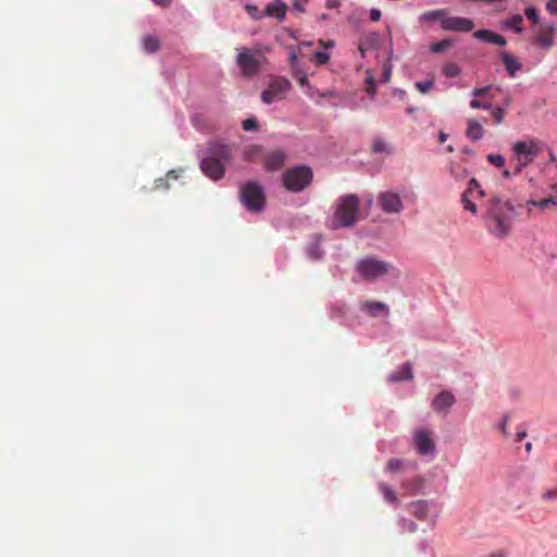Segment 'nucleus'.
I'll use <instances>...</instances> for the list:
<instances>
[{
    "instance_id": "54",
    "label": "nucleus",
    "mask_w": 557,
    "mask_h": 557,
    "mask_svg": "<svg viewBox=\"0 0 557 557\" xmlns=\"http://www.w3.org/2000/svg\"><path fill=\"white\" fill-rule=\"evenodd\" d=\"M381 11L379 9H371L370 11V20L373 22H377L381 20Z\"/></svg>"
},
{
    "instance_id": "27",
    "label": "nucleus",
    "mask_w": 557,
    "mask_h": 557,
    "mask_svg": "<svg viewBox=\"0 0 557 557\" xmlns=\"http://www.w3.org/2000/svg\"><path fill=\"white\" fill-rule=\"evenodd\" d=\"M409 510L419 520H424L429 513V504L426 500H418L409 505Z\"/></svg>"
},
{
    "instance_id": "10",
    "label": "nucleus",
    "mask_w": 557,
    "mask_h": 557,
    "mask_svg": "<svg viewBox=\"0 0 557 557\" xmlns=\"http://www.w3.org/2000/svg\"><path fill=\"white\" fill-rule=\"evenodd\" d=\"M377 202L385 213H399L404 209L400 196L394 191H383L377 196Z\"/></svg>"
},
{
    "instance_id": "47",
    "label": "nucleus",
    "mask_w": 557,
    "mask_h": 557,
    "mask_svg": "<svg viewBox=\"0 0 557 557\" xmlns=\"http://www.w3.org/2000/svg\"><path fill=\"white\" fill-rule=\"evenodd\" d=\"M432 87H433L432 81H423V82L416 83V88L422 94L428 92Z\"/></svg>"
},
{
    "instance_id": "34",
    "label": "nucleus",
    "mask_w": 557,
    "mask_h": 557,
    "mask_svg": "<svg viewBox=\"0 0 557 557\" xmlns=\"http://www.w3.org/2000/svg\"><path fill=\"white\" fill-rule=\"evenodd\" d=\"M470 107L472 109H483V110H491L492 103L490 100H481L480 98L473 97V99L470 101Z\"/></svg>"
},
{
    "instance_id": "22",
    "label": "nucleus",
    "mask_w": 557,
    "mask_h": 557,
    "mask_svg": "<svg viewBox=\"0 0 557 557\" xmlns=\"http://www.w3.org/2000/svg\"><path fill=\"white\" fill-rule=\"evenodd\" d=\"M412 366L410 362H406L401 366V368L388 376V382H401L412 380Z\"/></svg>"
},
{
    "instance_id": "56",
    "label": "nucleus",
    "mask_w": 557,
    "mask_h": 557,
    "mask_svg": "<svg viewBox=\"0 0 557 557\" xmlns=\"http://www.w3.org/2000/svg\"><path fill=\"white\" fill-rule=\"evenodd\" d=\"M297 60H298L297 52L295 50H292L290 53H289V58H288L289 65L292 67H295V65L297 63Z\"/></svg>"
},
{
    "instance_id": "51",
    "label": "nucleus",
    "mask_w": 557,
    "mask_h": 557,
    "mask_svg": "<svg viewBox=\"0 0 557 557\" xmlns=\"http://www.w3.org/2000/svg\"><path fill=\"white\" fill-rule=\"evenodd\" d=\"M368 73V78H367V83H368V86H367V91L368 94H371L373 95L375 92V88L373 86V76L370 75L369 71H367Z\"/></svg>"
},
{
    "instance_id": "60",
    "label": "nucleus",
    "mask_w": 557,
    "mask_h": 557,
    "mask_svg": "<svg viewBox=\"0 0 557 557\" xmlns=\"http://www.w3.org/2000/svg\"><path fill=\"white\" fill-rule=\"evenodd\" d=\"M153 3L160 7H169L172 0H151Z\"/></svg>"
},
{
    "instance_id": "3",
    "label": "nucleus",
    "mask_w": 557,
    "mask_h": 557,
    "mask_svg": "<svg viewBox=\"0 0 557 557\" xmlns=\"http://www.w3.org/2000/svg\"><path fill=\"white\" fill-rule=\"evenodd\" d=\"M235 51V63L239 69L240 75L246 78H251L259 75L263 65L267 63L265 52H269L270 48L257 44L252 47H237Z\"/></svg>"
},
{
    "instance_id": "20",
    "label": "nucleus",
    "mask_w": 557,
    "mask_h": 557,
    "mask_svg": "<svg viewBox=\"0 0 557 557\" xmlns=\"http://www.w3.org/2000/svg\"><path fill=\"white\" fill-rule=\"evenodd\" d=\"M360 309L371 317H377L382 312H388V308L381 301H361Z\"/></svg>"
},
{
    "instance_id": "63",
    "label": "nucleus",
    "mask_w": 557,
    "mask_h": 557,
    "mask_svg": "<svg viewBox=\"0 0 557 557\" xmlns=\"http://www.w3.org/2000/svg\"><path fill=\"white\" fill-rule=\"evenodd\" d=\"M511 103V97L509 95H507L504 99V106L505 107H509Z\"/></svg>"
},
{
    "instance_id": "4",
    "label": "nucleus",
    "mask_w": 557,
    "mask_h": 557,
    "mask_svg": "<svg viewBox=\"0 0 557 557\" xmlns=\"http://www.w3.org/2000/svg\"><path fill=\"white\" fill-rule=\"evenodd\" d=\"M541 151L542 145L537 140L516 141L512 145L513 174H520L524 168L533 162Z\"/></svg>"
},
{
    "instance_id": "45",
    "label": "nucleus",
    "mask_w": 557,
    "mask_h": 557,
    "mask_svg": "<svg viewBox=\"0 0 557 557\" xmlns=\"http://www.w3.org/2000/svg\"><path fill=\"white\" fill-rule=\"evenodd\" d=\"M247 13L253 18V20H260L262 18L263 14L260 12L259 8L253 4H246L245 7Z\"/></svg>"
},
{
    "instance_id": "57",
    "label": "nucleus",
    "mask_w": 557,
    "mask_h": 557,
    "mask_svg": "<svg viewBox=\"0 0 557 557\" xmlns=\"http://www.w3.org/2000/svg\"><path fill=\"white\" fill-rule=\"evenodd\" d=\"M325 7L327 9H336L341 7L339 0H326Z\"/></svg>"
},
{
    "instance_id": "43",
    "label": "nucleus",
    "mask_w": 557,
    "mask_h": 557,
    "mask_svg": "<svg viewBox=\"0 0 557 557\" xmlns=\"http://www.w3.org/2000/svg\"><path fill=\"white\" fill-rule=\"evenodd\" d=\"M450 47V41L447 39L435 42L431 46V51L434 53H440Z\"/></svg>"
},
{
    "instance_id": "52",
    "label": "nucleus",
    "mask_w": 557,
    "mask_h": 557,
    "mask_svg": "<svg viewBox=\"0 0 557 557\" xmlns=\"http://www.w3.org/2000/svg\"><path fill=\"white\" fill-rule=\"evenodd\" d=\"M296 78H297L298 83H299L302 87H305V86H308V85H309V79H308V77H307V75H306L305 73H298V74L296 75Z\"/></svg>"
},
{
    "instance_id": "5",
    "label": "nucleus",
    "mask_w": 557,
    "mask_h": 557,
    "mask_svg": "<svg viewBox=\"0 0 557 557\" xmlns=\"http://www.w3.org/2000/svg\"><path fill=\"white\" fill-rule=\"evenodd\" d=\"M392 264L375 257H366L356 264V272L359 276L369 282L385 276L392 269Z\"/></svg>"
},
{
    "instance_id": "1",
    "label": "nucleus",
    "mask_w": 557,
    "mask_h": 557,
    "mask_svg": "<svg viewBox=\"0 0 557 557\" xmlns=\"http://www.w3.org/2000/svg\"><path fill=\"white\" fill-rule=\"evenodd\" d=\"M516 219V208L510 200L492 197L485 206L484 221L490 234L497 238L507 237Z\"/></svg>"
},
{
    "instance_id": "42",
    "label": "nucleus",
    "mask_w": 557,
    "mask_h": 557,
    "mask_svg": "<svg viewBox=\"0 0 557 557\" xmlns=\"http://www.w3.org/2000/svg\"><path fill=\"white\" fill-rule=\"evenodd\" d=\"M443 73L446 77H455L459 74V67L455 63H449L444 66Z\"/></svg>"
},
{
    "instance_id": "18",
    "label": "nucleus",
    "mask_w": 557,
    "mask_h": 557,
    "mask_svg": "<svg viewBox=\"0 0 557 557\" xmlns=\"http://www.w3.org/2000/svg\"><path fill=\"white\" fill-rule=\"evenodd\" d=\"M380 44V35L375 32L369 33L363 36L359 41V52L362 58H366V52L369 50H374L379 47Z\"/></svg>"
},
{
    "instance_id": "50",
    "label": "nucleus",
    "mask_w": 557,
    "mask_h": 557,
    "mask_svg": "<svg viewBox=\"0 0 557 557\" xmlns=\"http://www.w3.org/2000/svg\"><path fill=\"white\" fill-rule=\"evenodd\" d=\"M546 10L552 14H557V0H548L546 2Z\"/></svg>"
},
{
    "instance_id": "29",
    "label": "nucleus",
    "mask_w": 557,
    "mask_h": 557,
    "mask_svg": "<svg viewBox=\"0 0 557 557\" xmlns=\"http://www.w3.org/2000/svg\"><path fill=\"white\" fill-rule=\"evenodd\" d=\"M377 488L384 497V500L388 504H398V498L392 486L384 482L377 484Z\"/></svg>"
},
{
    "instance_id": "21",
    "label": "nucleus",
    "mask_w": 557,
    "mask_h": 557,
    "mask_svg": "<svg viewBox=\"0 0 557 557\" xmlns=\"http://www.w3.org/2000/svg\"><path fill=\"white\" fill-rule=\"evenodd\" d=\"M222 160L225 165L232 158V148L224 144H214L210 149V156Z\"/></svg>"
},
{
    "instance_id": "64",
    "label": "nucleus",
    "mask_w": 557,
    "mask_h": 557,
    "mask_svg": "<svg viewBox=\"0 0 557 557\" xmlns=\"http://www.w3.org/2000/svg\"><path fill=\"white\" fill-rule=\"evenodd\" d=\"M491 557H506V556H505L503 553L497 552V553H493V554L491 555Z\"/></svg>"
},
{
    "instance_id": "37",
    "label": "nucleus",
    "mask_w": 557,
    "mask_h": 557,
    "mask_svg": "<svg viewBox=\"0 0 557 557\" xmlns=\"http://www.w3.org/2000/svg\"><path fill=\"white\" fill-rule=\"evenodd\" d=\"M524 14L529 21H531L533 24L540 23V14L536 8L534 7H527L524 9Z\"/></svg>"
},
{
    "instance_id": "44",
    "label": "nucleus",
    "mask_w": 557,
    "mask_h": 557,
    "mask_svg": "<svg viewBox=\"0 0 557 557\" xmlns=\"http://www.w3.org/2000/svg\"><path fill=\"white\" fill-rule=\"evenodd\" d=\"M330 60V54L323 51H317L313 55V62L318 65H323Z\"/></svg>"
},
{
    "instance_id": "17",
    "label": "nucleus",
    "mask_w": 557,
    "mask_h": 557,
    "mask_svg": "<svg viewBox=\"0 0 557 557\" xmlns=\"http://www.w3.org/2000/svg\"><path fill=\"white\" fill-rule=\"evenodd\" d=\"M473 37L476 38L478 40L490 42L500 47L507 45V39L504 36L494 33L490 29H479L473 33Z\"/></svg>"
},
{
    "instance_id": "9",
    "label": "nucleus",
    "mask_w": 557,
    "mask_h": 557,
    "mask_svg": "<svg viewBox=\"0 0 557 557\" xmlns=\"http://www.w3.org/2000/svg\"><path fill=\"white\" fill-rule=\"evenodd\" d=\"M557 27L554 23L541 24L534 34V45L543 50H549L555 42Z\"/></svg>"
},
{
    "instance_id": "41",
    "label": "nucleus",
    "mask_w": 557,
    "mask_h": 557,
    "mask_svg": "<svg viewBox=\"0 0 557 557\" xmlns=\"http://www.w3.org/2000/svg\"><path fill=\"white\" fill-rule=\"evenodd\" d=\"M404 461L399 458H392L388 460L386 465V470L389 472H395L401 469Z\"/></svg>"
},
{
    "instance_id": "11",
    "label": "nucleus",
    "mask_w": 557,
    "mask_h": 557,
    "mask_svg": "<svg viewBox=\"0 0 557 557\" xmlns=\"http://www.w3.org/2000/svg\"><path fill=\"white\" fill-rule=\"evenodd\" d=\"M442 28L448 32H471L474 28L472 20L460 16H447L442 21Z\"/></svg>"
},
{
    "instance_id": "46",
    "label": "nucleus",
    "mask_w": 557,
    "mask_h": 557,
    "mask_svg": "<svg viewBox=\"0 0 557 557\" xmlns=\"http://www.w3.org/2000/svg\"><path fill=\"white\" fill-rule=\"evenodd\" d=\"M243 128L247 132L255 131L258 128V121L255 117L246 119L243 122Z\"/></svg>"
},
{
    "instance_id": "62",
    "label": "nucleus",
    "mask_w": 557,
    "mask_h": 557,
    "mask_svg": "<svg viewBox=\"0 0 557 557\" xmlns=\"http://www.w3.org/2000/svg\"><path fill=\"white\" fill-rule=\"evenodd\" d=\"M408 530L410 532H416L417 531V524L414 522H409L408 523Z\"/></svg>"
},
{
    "instance_id": "55",
    "label": "nucleus",
    "mask_w": 557,
    "mask_h": 557,
    "mask_svg": "<svg viewBox=\"0 0 557 557\" xmlns=\"http://www.w3.org/2000/svg\"><path fill=\"white\" fill-rule=\"evenodd\" d=\"M507 423H508V417H504V420L502 422V424L499 425V430L502 431V433L505 435V436H509V432H508V429H507Z\"/></svg>"
},
{
    "instance_id": "15",
    "label": "nucleus",
    "mask_w": 557,
    "mask_h": 557,
    "mask_svg": "<svg viewBox=\"0 0 557 557\" xmlns=\"http://www.w3.org/2000/svg\"><path fill=\"white\" fill-rule=\"evenodd\" d=\"M498 58L502 60L505 70L510 77H515L517 73L521 71L522 64L513 54L507 51H500L498 52Z\"/></svg>"
},
{
    "instance_id": "13",
    "label": "nucleus",
    "mask_w": 557,
    "mask_h": 557,
    "mask_svg": "<svg viewBox=\"0 0 557 557\" xmlns=\"http://www.w3.org/2000/svg\"><path fill=\"white\" fill-rule=\"evenodd\" d=\"M413 443L417 451L422 456L433 454L435 450V443L426 430L416 432Z\"/></svg>"
},
{
    "instance_id": "28",
    "label": "nucleus",
    "mask_w": 557,
    "mask_h": 557,
    "mask_svg": "<svg viewBox=\"0 0 557 557\" xmlns=\"http://www.w3.org/2000/svg\"><path fill=\"white\" fill-rule=\"evenodd\" d=\"M183 172L182 169L180 170H171L169 171L164 177L157 178L154 181V188L156 189H163L166 190L170 188L169 181L170 180H177L181 176V173Z\"/></svg>"
},
{
    "instance_id": "49",
    "label": "nucleus",
    "mask_w": 557,
    "mask_h": 557,
    "mask_svg": "<svg viewBox=\"0 0 557 557\" xmlns=\"http://www.w3.org/2000/svg\"><path fill=\"white\" fill-rule=\"evenodd\" d=\"M543 500H557V486L552 490H547L542 494Z\"/></svg>"
},
{
    "instance_id": "48",
    "label": "nucleus",
    "mask_w": 557,
    "mask_h": 557,
    "mask_svg": "<svg viewBox=\"0 0 557 557\" xmlns=\"http://www.w3.org/2000/svg\"><path fill=\"white\" fill-rule=\"evenodd\" d=\"M550 206L555 207L557 206V200L554 197H549L543 200H539V208L541 209H547Z\"/></svg>"
},
{
    "instance_id": "32",
    "label": "nucleus",
    "mask_w": 557,
    "mask_h": 557,
    "mask_svg": "<svg viewBox=\"0 0 557 557\" xmlns=\"http://www.w3.org/2000/svg\"><path fill=\"white\" fill-rule=\"evenodd\" d=\"M392 57H393V49L391 47L389 52H388V58L384 62L383 67H382V81L385 83H388L391 79V76H392V70H393V65L391 63Z\"/></svg>"
},
{
    "instance_id": "35",
    "label": "nucleus",
    "mask_w": 557,
    "mask_h": 557,
    "mask_svg": "<svg viewBox=\"0 0 557 557\" xmlns=\"http://www.w3.org/2000/svg\"><path fill=\"white\" fill-rule=\"evenodd\" d=\"M465 191H469V195H472L474 191H476L480 197L485 196V191L481 188V185L475 178H471L469 181L468 188Z\"/></svg>"
},
{
    "instance_id": "16",
    "label": "nucleus",
    "mask_w": 557,
    "mask_h": 557,
    "mask_svg": "<svg viewBox=\"0 0 557 557\" xmlns=\"http://www.w3.org/2000/svg\"><path fill=\"white\" fill-rule=\"evenodd\" d=\"M285 159L286 156L283 150L276 149L270 151L264 157V168L268 171H277L284 165Z\"/></svg>"
},
{
    "instance_id": "58",
    "label": "nucleus",
    "mask_w": 557,
    "mask_h": 557,
    "mask_svg": "<svg viewBox=\"0 0 557 557\" xmlns=\"http://www.w3.org/2000/svg\"><path fill=\"white\" fill-rule=\"evenodd\" d=\"M516 174H513V170L512 171H509L507 169H504L503 172H502V176L503 178L505 180H510L512 176H515Z\"/></svg>"
},
{
    "instance_id": "30",
    "label": "nucleus",
    "mask_w": 557,
    "mask_h": 557,
    "mask_svg": "<svg viewBox=\"0 0 557 557\" xmlns=\"http://www.w3.org/2000/svg\"><path fill=\"white\" fill-rule=\"evenodd\" d=\"M143 47L147 53H153L160 49V40L152 35H146L143 38Z\"/></svg>"
},
{
    "instance_id": "31",
    "label": "nucleus",
    "mask_w": 557,
    "mask_h": 557,
    "mask_svg": "<svg viewBox=\"0 0 557 557\" xmlns=\"http://www.w3.org/2000/svg\"><path fill=\"white\" fill-rule=\"evenodd\" d=\"M372 151L375 153H392L388 144L381 137H376L373 139Z\"/></svg>"
},
{
    "instance_id": "8",
    "label": "nucleus",
    "mask_w": 557,
    "mask_h": 557,
    "mask_svg": "<svg viewBox=\"0 0 557 557\" xmlns=\"http://www.w3.org/2000/svg\"><path fill=\"white\" fill-rule=\"evenodd\" d=\"M290 82L282 76L275 77L271 79L268 85V88L264 89L261 94L262 102L267 104H271L274 101L282 100L286 92L290 89Z\"/></svg>"
},
{
    "instance_id": "39",
    "label": "nucleus",
    "mask_w": 557,
    "mask_h": 557,
    "mask_svg": "<svg viewBox=\"0 0 557 557\" xmlns=\"http://www.w3.org/2000/svg\"><path fill=\"white\" fill-rule=\"evenodd\" d=\"M308 255L312 259H320L323 256V250L319 243H313L308 247Z\"/></svg>"
},
{
    "instance_id": "53",
    "label": "nucleus",
    "mask_w": 557,
    "mask_h": 557,
    "mask_svg": "<svg viewBox=\"0 0 557 557\" xmlns=\"http://www.w3.org/2000/svg\"><path fill=\"white\" fill-rule=\"evenodd\" d=\"M308 2V0H295L294 3H293V7L295 10L299 11V12H304L305 11V4Z\"/></svg>"
},
{
    "instance_id": "23",
    "label": "nucleus",
    "mask_w": 557,
    "mask_h": 557,
    "mask_svg": "<svg viewBox=\"0 0 557 557\" xmlns=\"http://www.w3.org/2000/svg\"><path fill=\"white\" fill-rule=\"evenodd\" d=\"M446 13L447 10L445 9L425 11L419 16V21L420 23L424 24H432L435 22H440L442 24V21L445 18Z\"/></svg>"
},
{
    "instance_id": "38",
    "label": "nucleus",
    "mask_w": 557,
    "mask_h": 557,
    "mask_svg": "<svg viewBox=\"0 0 557 557\" xmlns=\"http://www.w3.org/2000/svg\"><path fill=\"white\" fill-rule=\"evenodd\" d=\"M492 117L494 119V122L496 124H502L505 115H506V109L502 107L492 108Z\"/></svg>"
},
{
    "instance_id": "6",
    "label": "nucleus",
    "mask_w": 557,
    "mask_h": 557,
    "mask_svg": "<svg viewBox=\"0 0 557 557\" xmlns=\"http://www.w3.org/2000/svg\"><path fill=\"white\" fill-rule=\"evenodd\" d=\"M239 198L250 212H261L265 206L263 188L255 181H249L242 186Z\"/></svg>"
},
{
    "instance_id": "36",
    "label": "nucleus",
    "mask_w": 557,
    "mask_h": 557,
    "mask_svg": "<svg viewBox=\"0 0 557 557\" xmlns=\"http://www.w3.org/2000/svg\"><path fill=\"white\" fill-rule=\"evenodd\" d=\"M487 161L496 166V168H504L505 166V158L502 154L498 153H490L486 156Z\"/></svg>"
},
{
    "instance_id": "40",
    "label": "nucleus",
    "mask_w": 557,
    "mask_h": 557,
    "mask_svg": "<svg viewBox=\"0 0 557 557\" xmlns=\"http://www.w3.org/2000/svg\"><path fill=\"white\" fill-rule=\"evenodd\" d=\"M260 151H261L260 146L253 145V146L247 147L244 151V158L247 161H252L255 156L259 154Z\"/></svg>"
},
{
    "instance_id": "33",
    "label": "nucleus",
    "mask_w": 557,
    "mask_h": 557,
    "mask_svg": "<svg viewBox=\"0 0 557 557\" xmlns=\"http://www.w3.org/2000/svg\"><path fill=\"white\" fill-rule=\"evenodd\" d=\"M472 195H469V191H463L462 196H461V203L463 206V209L467 210V211H470L471 213L475 214L476 213V206L474 205V202L470 199Z\"/></svg>"
},
{
    "instance_id": "2",
    "label": "nucleus",
    "mask_w": 557,
    "mask_h": 557,
    "mask_svg": "<svg viewBox=\"0 0 557 557\" xmlns=\"http://www.w3.org/2000/svg\"><path fill=\"white\" fill-rule=\"evenodd\" d=\"M333 208V214L326 222L331 230L351 227L360 219V199L355 194H348L339 197Z\"/></svg>"
},
{
    "instance_id": "26",
    "label": "nucleus",
    "mask_w": 557,
    "mask_h": 557,
    "mask_svg": "<svg viewBox=\"0 0 557 557\" xmlns=\"http://www.w3.org/2000/svg\"><path fill=\"white\" fill-rule=\"evenodd\" d=\"M502 27L504 29H512L516 34H521L523 32V16L515 14L503 21Z\"/></svg>"
},
{
    "instance_id": "14",
    "label": "nucleus",
    "mask_w": 557,
    "mask_h": 557,
    "mask_svg": "<svg viewBox=\"0 0 557 557\" xmlns=\"http://www.w3.org/2000/svg\"><path fill=\"white\" fill-rule=\"evenodd\" d=\"M455 403V395L449 391H443L433 398L431 407L437 413H447Z\"/></svg>"
},
{
    "instance_id": "12",
    "label": "nucleus",
    "mask_w": 557,
    "mask_h": 557,
    "mask_svg": "<svg viewBox=\"0 0 557 557\" xmlns=\"http://www.w3.org/2000/svg\"><path fill=\"white\" fill-rule=\"evenodd\" d=\"M200 168L202 172L212 180H220L225 173V165L221 159L215 157H207L201 161Z\"/></svg>"
},
{
    "instance_id": "61",
    "label": "nucleus",
    "mask_w": 557,
    "mask_h": 557,
    "mask_svg": "<svg viewBox=\"0 0 557 557\" xmlns=\"http://www.w3.org/2000/svg\"><path fill=\"white\" fill-rule=\"evenodd\" d=\"M524 437H527V432L524 430L517 433V442H521Z\"/></svg>"
},
{
    "instance_id": "25",
    "label": "nucleus",
    "mask_w": 557,
    "mask_h": 557,
    "mask_svg": "<svg viewBox=\"0 0 557 557\" xmlns=\"http://www.w3.org/2000/svg\"><path fill=\"white\" fill-rule=\"evenodd\" d=\"M499 90H500L499 87L488 85V86H485L482 88H474L471 91V96L475 97V98H480L481 100H490L492 102V100L496 96V92H498Z\"/></svg>"
},
{
    "instance_id": "7",
    "label": "nucleus",
    "mask_w": 557,
    "mask_h": 557,
    "mask_svg": "<svg viewBox=\"0 0 557 557\" xmlns=\"http://www.w3.org/2000/svg\"><path fill=\"white\" fill-rule=\"evenodd\" d=\"M312 181V171L306 165L288 169L283 174V184L289 191L304 190Z\"/></svg>"
},
{
    "instance_id": "24",
    "label": "nucleus",
    "mask_w": 557,
    "mask_h": 557,
    "mask_svg": "<svg viewBox=\"0 0 557 557\" xmlns=\"http://www.w3.org/2000/svg\"><path fill=\"white\" fill-rule=\"evenodd\" d=\"M466 135L472 141H478L483 137L484 129L480 122L474 119H469Z\"/></svg>"
},
{
    "instance_id": "59",
    "label": "nucleus",
    "mask_w": 557,
    "mask_h": 557,
    "mask_svg": "<svg viewBox=\"0 0 557 557\" xmlns=\"http://www.w3.org/2000/svg\"><path fill=\"white\" fill-rule=\"evenodd\" d=\"M320 46H322L323 48H333L335 42L333 40H323V39H320L319 41Z\"/></svg>"
},
{
    "instance_id": "19",
    "label": "nucleus",
    "mask_w": 557,
    "mask_h": 557,
    "mask_svg": "<svg viewBox=\"0 0 557 557\" xmlns=\"http://www.w3.org/2000/svg\"><path fill=\"white\" fill-rule=\"evenodd\" d=\"M286 10L287 7L283 1L274 0L265 7L263 15L274 16L277 21H283L286 15Z\"/></svg>"
}]
</instances>
